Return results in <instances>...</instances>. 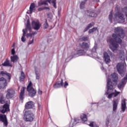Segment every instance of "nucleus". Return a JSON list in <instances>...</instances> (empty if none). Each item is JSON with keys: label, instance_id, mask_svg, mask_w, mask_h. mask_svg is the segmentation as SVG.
Masks as SVG:
<instances>
[{"label": "nucleus", "instance_id": "1", "mask_svg": "<svg viewBox=\"0 0 127 127\" xmlns=\"http://www.w3.org/2000/svg\"><path fill=\"white\" fill-rule=\"evenodd\" d=\"M125 31L121 27H117L114 29V33L112 35L113 38L109 40V42L112 47H110L111 49L115 52L119 48V44L123 43V39L125 38Z\"/></svg>", "mask_w": 127, "mask_h": 127}, {"label": "nucleus", "instance_id": "2", "mask_svg": "<svg viewBox=\"0 0 127 127\" xmlns=\"http://www.w3.org/2000/svg\"><path fill=\"white\" fill-rule=\"evenodd\" d=\"M6 97L3 94H0V113L5 114L9 112V107H10V101H6Z\"/></svg>", "mask_w": 127, "mask_h": 127}, {"label": "nucleus", "instance_id": "3", "mask_svg": "<svg viewBox=\"0 0 127 127\" xmlns=\"http://www.w3.org/2000/svg\"><path fill=\"white\" fill-rule=\"evenodd\" d=\"M0 77H0V89H4L7 86L6 80L8 81V83H9L11 80V74L6 71H0Z\"/></svg>", "mask_w": 127, "mask_h": 127}, {"label": "nucleus", "instance_id": "4", "mask_svg": "<svg viewBox=\"0 0 127 127\" xmlns=\"http://www.w3.org/2000/svg\"><path fill=\"white\" fill-rule=\"evenodd\" d=\"M23 119L25 122L31 123L34 120V114L31 111H26L23 114Z\"/></svg>", "mask_w": 127, "mask_h": 127}, {"label": "nucleus", "instance_id": "5", "mask_svg": "<svg viewBox=\"0 0 127 127\" xmlns=\"http://www.w3.org/2000/svg\"><path fill=\"white\" fill-rule=\"evenodd\" d=\"M32 82L31 81H30L29 84H28L27 86V92H28V95L29 97H30L31 98H33V97H35L36 96V93L37 91L33 87H32Z\"/></svg>", "mask_w": 127, "mask_h": 127}, {"label": "nucleus", "instance_id": "6", "mask_svg": "<svg viewBox=\"0 0 127 127\" xmlns=\"http://www.w3.org/2000/svg\"><path fill=\"white\" fill-rule=\"evenodd\" d=\"M125 65H126V62H122L119 63L116 65L117 71L120 75L124 74L125 72L124 70V69H125Z\"/></svg>", "mask_w": 127, "mask_h": 127}, {"label": "nucleus", "instance_id": "7", "mask_svg": "<svg viewBox=\"0 0 127 127\" xmlns=\"http://www.w3.org/2000/svg\"><path fill=\"white\" fill-rule=\"evenodd\" d=\"M6 99L9 100L12 99L15 96V91L12 88H9L6 91Z\"/></svg>", "mask_w": 127, "mask_h": 127}, {"label": "nucleus", "instance_id": "8", "mask_svg": "<svg viewBox=\"0 0 127 127\" xmlns=\"http://www.w3.org/2000/svg\"><path fill=\"white\" fill-rule=\"evenodd\" d=\"M31 25L34 30H39L40 27H41V24H40V22L38 20L37 21L33 20L31 22Z\"/></svg>", "mask_w": 127, "mask_h": 127}, {"label": "nucleus", "instance_id": "9", "mask_svg": "<svg viewBox=\"0 0 127 127\" xmlns=\"http://www.w3.org/2000/svg\"><path fill=\"white\" fill-rule=\"evenodd\" d=\"M0 123H3L5 127H7V125H8V122H7V118H6V115H3L2 114H0Z\"/></svg>", "mask_w": 127, "mask_h": 127}, {"label": "nucleus", "instance_id": "10", "mask_svg": "<svg viewBox=\"0 0 127 127\" xmlns=\"http://www.w3.org/2000/svg\"><path fill=\"white\" fill-rule=\"evenodd\" d=\"M107 92H112L113 90H114V86H113V82H112V79L111 78H108L107 79Z\"/></svg>", "mask_w": 127, "mask_h": 127}, {"label": "nucleus", "instance_id": "11", "mask_svg": "<svg viewBox=\"0 0 127 127\" xmlns=\"http://www.w3.org/2000/svg\"><path fill=\"white\" fill-rule=\"evenodd\" d=\"M25 87H22L20 89V92L19 95V100L23 102V100H24L25 98Z\"/></svg>", "mask_w": 127, "mask_h": 127}, {"label": "nucleus", "instance_id": "12", "mask_svg": "<svg viewBox=\"0 0 127 127\" xmlns=\"http://www.w3.org/2000/svg\"><path fill=\"white\" fill-rule=\"evenodd\" d=\"M113 112H116L118 110V106L120 102V99L119 98H115L113 100Z\"/></svg>", "mask_w": 127, "mask_h": 127}, {"label": "nucleus", "instance_id": "13", "mask_svg": "<svg viewBox=\"0 0 127 127\" xmlns=\"http://www.w3.org/2000/svg\"><path fill=\"white\" fill-rule=\"evenodd\" d=\"M63 79H61V81H58L56 82L55 84L53 85V88L54 89H58L59 88H61V87H63V85H64Z\"/></svg>", "mask_w": 127, "mask_h": 127}, {"label": "nucleus", "instance_id": "14", "mask_svg": "<svg viewBox=\"0 0 127 127\" xmlns=\"http://www.w3.org/2000/svg\"><path fill=\"white\" fill-rule=\"evenodd\" d=\"M34 107V102L30 101L26 103L25 105V109H26V110H30V109H33Z\"/></svg>", "mask_w": 127, "mask_h": 127}, {"label": "nucleus", "instance_id": "15", "mask_svg": "<svg viewBox=\"0 0 127 127\" xmlns=\"http://www.w3.org/2000/svg\"><path fill=\"white\" fill-rule=\"evenodd\" d=\"M22 30H24L25 33H27V32H28V30L30 33L32 31V29L31 28V26L30 25V22L29 21V19H28L27 20L26 28L23 29Z\"/></svg>", "mask_w": 127, "mask_h": 127}, {"label": "nucleus", "instance_id": "16", "mask_svg": "<svg viewBox=\"0 0 127 127\" xmlns=\"http://www.w3.org/2000/svg\"><path fill=\"white\" fill-rule=\"evenodd\" d=\"M111 79L113 82L117 84L118 82H119V75L116 73H112Z\"/></svg>", "mask_w": 127, "mask_h": 127}, {"label": "nucleus", "instance_id": "17", "mask_svg": "<svg viewBox=\"0 0 127 127\" xmlns=\"http://www.w3.org/2000/svg\"><path fill=\"white\" fill-rule=\"evenodd\" d=\"M80 122V120L78 119H74L71 120L70 123H69V127H73L74 126H76Z\"/></svg>", "mask_w": 127, "mask_h": 127}, {"label": "nucleus", "instance_id": "18", "mask_svg": "<svg viewBox=\"0 0 127 127\" xmlns=\"http://www.w3.org/2000/svg\"><path fill=\"white\" fill-rule=\"evenodd\" d=\"M104 59L106 62V63H110L111 62V59L109 56V54L106 52H105L103 53Z\"/></svg>", "mask_w": 127, "mask_h": 127}, {"label": "nucleus", "instance_id": "19", "mask_svg": "<svg viewBox=\"0 0 127 127\" xmlns=\"http://www.w3.org/2000/svg\"><path fill=\"white\" fill-rule=\"evenodd\" d=\"M79 45L81 48L83 50H87L88 49H89V44H88L87 43L83 42L82 43L80 44Z\"/></svg>", "mask_w": 127, "mask_h": 127}, {"label": "nucleus", "instance_id": "20", "mask_svg": "<svg viewBox=\"0 0 127 127\" xmlns=\"http://www.w3.org/2000/svg\"><path fill=\"white\" fill-rule=\"evenodd\" d=\"M2 66H4V67H12L13 65L9 63V60L8 59H6L4 62L1 64Z\"/></svg>", "mask_w": 127, "mask_h": 127}, {"label": "nucleus", "instance_id": "21", "mask_svg": "<svg viewBox=\"0 0 127 127\" xmlns=\"http://www.w3.org/2000/svg\"><path fill=\"white\" fill-rule=\"evenodd\" d=\"M86 12L87 13L88 16H90L91 17H96L98 16V14H97V13L91 12L89 10H87Z\"/></svg>", "mask_w": 127, "mask_h": 127}, {"label": "nucleus", "instance_id": "22", "mask_svg": "<svg viewBox=\"0 0 127 127\" xmlns=\"http://www.w3.org/2000/svg\"><path fill=\"white\" fill-rule=\"evenodd\" d=\"M25 79V75L24 74V72L21 71L20 76L19 77L20 82H23Z\"/></svg>", "mask_w": 127, "mask_h": 127}, {"label": "nucleus", "instance_id": "23", "mask_svg": "<svg viewBox=\"0 0 127 127\" xmlns=\"http://www.w3.org/2000/svg\"><path fill=\"white\" fill-rule=\"evenodd\" d=\"M85 51L81 49H78L77 51V55H79V56H82L83 55H85Z\"/></svg>", "mask_w": 127, "mask_h": 127}, {"label": "nucleus", "instance_id": "24", "mask_svg": "<svg viewBox=\"0 0 127 127\" xmlns=\"http://www.w3.org/2000/svg\"><path fill=\"white\" fill-rule=\"evenodd\" d=\"M127 109V104L126 103V100H123L122 103V110L123 113L126 111Z\"/></svg>", "mask_w": 127, "mask_h": 127}, {"label": "nucleus", "instance_id": "25", "mask_svg": "<svg viewBox=\"0 0 127 127\" xmlns=\"http://www.w3.org/2000/svg\"><path fill=\"white\" fill-rule=\"evenodd\" d=\"M18 60V57L17 55L13 56L11 57V62L13 63H15V62H17Z\"/></svg>", "mask_w": 127, "mask_h": 127}, {"label": "nucleus", "instance_id": "26", "mask_svg": "<svg viewBox=\"0 0 127 127\" xmlns=\"http://www.w3.org/2000/svg\"><path fill=\"white\" fill-rule=\"evenodd\" d=\"M80 119L83 122H87L88 118H87V115L86 114H81L80 115Z\"/></svg>", "mask_w": 127, "mask_h": 127}, {"label": "nucleus", "instance_id": "27", "mask_svg": "<svg viewBox=\"0 0 127 127\" xmlns=\"http://www.w3.org/2000/svg\"><path fill=\"white\" fill-rule=\"evenodd\" d=\"M118 17L121 19L122 22H125V15L122 13H118Z\"/></svg>", "mask_w": 127, "mask_h": 127}, {"label": "nucleus", "instance_id": "28", "mask_svg": "<svg viewBox=\"0 0 127 127\" xmlns=\"http://www.w3.org/2000/svg\"><path fill=\"white\" fill-rule=\"evenodd\" d=\"M35 8V4L34 3H32L29 7V11L30 13H32V12L33 11V9Z\"/></svg>", "mask_w": 127, "mask_h": 127}, {"label": "nucleus", "instance_id": "29", "mask_svg": "<svg viewBox=\"0 0 127 127\" xmlns=\"http://www.w3.org/2000/svg\"><path fill=\"white\" fill-rule=\"evenodd\" d=\"M88 36H81L79 38V41H88Z\"/></svg>", "mask_w": 127, "mask_h": 127}, {"label": "nucleus", "instance_id": "30", "mask_svg": "<svg viewBox=\"0 0 127 127\" xmlns=\"http://www.w3.org/2000/svg\"><path fill=\"white\" fill-rule=\"evenodd\" d=\"M23 31V35L21 37V41L22 42H25L26 41V39H25V37L26 36V33L24 31V30H22Z\"/></svg>", "mask_w": 127, "mask_h": 127}, {"label": "nucleus", "instance_id": "31", "mask_svg": "<svg viewBox=\"0 0 127 127\" xmlns=\"http://www.w3.org/2000/svg\"><path fill=\"white\" fill-rule=\"evenodd\" d=\"M96 51H97V47L94 46L92 48L91 51H89V54H88V55H93V53H95V52H96Z\"/></svg>", "mask_w": 127, "mask_h": 127}, {"label": "nucleus", "instance_id": "32", "mask_svg": "<svg viewBox=\"0 0 127 127\" xmlns=\"http://www.w3.org/2000/svg\"><path fill=\"white\" fill-rule=\"evenodd\" d=\"M89 126L90 127H100V126L98 125V124H97V123H96L95 122H91L89 124Z\"/></svg>", "mask_w": 127, "mask_h": 127}, {"label": "nucleus", "instance_id": "33", "mask_svg": "<svg viewBox=\"0 0 127 127\" xmlns=\"http://www.w3.org/2000/svg\"><path fill=\"white\" fill-rule=\"evenodd\" d=\"M49 27V25L48 24V22H47V19H45V23L43 24V28L44 29H47Z\"/></svg>", "mask_w": 127, "mask_h": 127}, {"label": "nucleus", "instance_id": "34", "mask_svg": "<svg viewBox=\"0 0 127 127\" xmlns=\"http://www.w3.org/2000/svg\"><path fill=\"white\" fill-rule=\"evenodd\" d=\"M122 13H124L127 17V7H125L124 8H122Z\"/></svg>", "mask_w": 127, "mask_h": 127}, {"label": "nucleus", "instance_id": "35", "mask_svg": "<svg viewBox=\"0 0 127 127\" xmlns=\"http://www.w3.org/2000/svg\"><path fill=\"white\" fill-rule=\"evenodd\" d=\"M120 60H122V62H126V60L125 59V55H124V54H120Z\"/></svg>", "mask_w": 127, "mask_h": 127}, {"label": "nucleus", "instance_id": "36", "mask_svg": "<svg viewBox=\"0 0 127 127\" xmlns=\"http://www.w3.org/2000/svg\"><path fill=\"white\" fill-rule=\"evenodd\" d=\"M98 30V27H93L91 29H89V31H88V33L91 34V33H93V32H95V31H96V30Z\"/></svg>", "mask_w": 127, "mask_h": 127}, {"label": "nucleus", "instance_id": "37", "mask_svg": "<svg viewBox=\"0 0 127 127\" xmlns=\"http://www.w3.org/2000/svg\"><path fill=\"white\" fill-rule=\"evenodd\" d=\"M109 19L110 22H112V19H113V10H112L110 11V14L109 15Z\"/></svg>", "mask_w": 127, "mask_h": 127}, {"label": "nucleus", "instance_id": "38", "mask_svg": "<svg viewBox=\"0 0 127 127\" xmlns=\"http://www.w3.org/2000/svg\"><path fill=\"white\" fill-rule=\"evenodd\" d=\"M85 4H86V2L85 1L81 2L80 4V9H83V8H85Z\"/></svg>", "mask_w": 127, "mask_h": 127}, {"label": "nucleus", "instance_id": "39", "mask_svg": "<svg viewBox=\"0 0 127 127\" xmlns=\"http://www.w3.org/2000/svg\"><path fill=\"white\" fill-rule=\"evenodd\" d=\"M44 4L45 5H48V3H47V2H46V1L38 2L39 6H40L41 5H43Z\"/></svg>", "mask_w": 127, "mask_h": 127}, {"label": "nucleus", "instance_id": "40", "mask_svg": "<svg viewBox=\"0 0 127 127\" xmlns=\"http://www.w3.org/2000/svg\"><path fill=\"white\" fill-rule=\"evenodd\" d=\"M95 25V22H91L90 23H89L87 26L88 27V28L90 29L91 27H93Z\"/></svg>", "mask_w": 127, "mask_h": 127}, {"label": "nucleus", "instance_id": "41", "mask_svg": "<svg viewBox=\"0 0 127 127\" xmlns=\"http://www.w3.org/2000/svg\"><path fill=\"white\" fill-rule=\"evenodd\" d=\"M121 92H118L117 90H115V92L112 93L113 96L114 97H117Z\"/></svg>", "mask_w": 127, "mask_h": 127}, {"label": "nucleus", "instance_id": "42", "mask_svg": "<svg viewBox=\"0 0 127 127\" xmlns=\"http://www.w3.org/2000/svg\"><path fill=\"white\" fill-rule=\"evenodd\" d=\"M52 3L54 7H55V8H57V6L56 5V0H53Z\"/></svg>", "mask_w": 127, "mask_h": 127}, {"label": "nucleus", "instance_id": "43", "mask_svg": "<svg viewBox=\"0 0 127 127\" xmlns=\"http://www.w3.org/2000/svg\"><path fill=\"white\" fill-rule=\"evenodd\" d=\"M105 123H106V126L108 127V126H109V124H110V119L107 118L106 119V121Z\"/></svg>", "mask_w": 127, "mask_h": 127}, {"label": "nucleus", "instance_id": "44", "mask_svg": "<svg viewBox=\"0 0 127 127\" xmlns=\"http://www.w3.org/2000/svg\"><path fill=\"white\" fill-rule=\"evenodd\" d=\"M67 86H69V84L68 83V82H67V81H65L64 84V88H67Z\"/></svg>", "mask_w": 127, "mask_h": 127}, {"label": "nucleus", "instance_id": "45", "mask_svg": "<svg viewBox=\"0 0 127 127\" xmlns=\"http://www.w3.org/2000/svg\"><path fill=\"white\" fill-rule=\"evenodd\" d=\"M26 36L27 38H28V37H31V38L33 37L32 34L30 33L27 34Z\"/></svg>", "mask_w": 127, "mask_h": 127}, {"label": "nucleus", "instance_id": "46", "mask_svg": "<svg viewBox=\"0 0 127 127\" xmlns=\"http://www.w3.org/2000/svg\"><path fill=\"white\" fill-rule=\"evenodd\" d=\"M33 42H34V40L33 38L32 40L29 41V43L28 44V45H30V44H32V43H33Z\"/></svg>", "mask_w": 127, "mask_h": 127}, {"label": "nucleus", "instance_id": "47", "mask_svg": "<svg viewBox=\"0 0 127 127\" xmlns=\"http://www.w3.org/2000/svg\"><path fill=\"white\" fill-rule=\"evenodd\" d=\"M113 96H114L113 93L110 94L108 96V99H112V98H113Z\"/></svg>", "mask_w": 127, "mask_h": 127}, {"label": "nucleus", "instance_id": "48", "mask_svg": "<svg viewBox=\"0 0 127 127\" xmlns=\"http://www.w3.org/2000/svg\"><path fill=\"white\" fill-rule=\"evenodd\" d=\"M90 29L87 26L83 30V32H86V31H88Z\"/></svg>", "mask_w": 127, "mask_h": 127}, {"label": "nucleus", "instance_id": "49", "mask_svg": "<svg viewBox=\"0 0 127 127\" xmlns=\"http://www.w3.org/2000/svg\"><path fill=\"white\" fill-rule=\"evenodd\" d=\"M11 52L12 55H14V54H15V51L14 50V49H12L11 50Z\"/></svg>", "mask_w": 127, "mask_h": 127}, {"label": "nucleus", "instance_id": "50", "mask_svg": "<svg viewBox=\"0 0 127 127\" xmlns=\"http://www.w3.org/2000/svg\"><path fill=\"white\" fill-rule=\"evenodd\" d=\"M32 34V36L33 37L34 36V35H36V34H37V32H32V33H31Z\"/></svg>", "mask_w": 127, "mask_h": 127}, {"label": "nucleus", "instance_id": "51", "mask_svg": "<svg viewBox=\"0 0 127 127\" xmlns=\"http://www.w3.org/2000/svg\"><path fill=\"white\" fill-rule=\"evenodd\" d=\"M43 10H44V7H40L38 9V11H42Z\"/></svg>", "mask_w": 127, "mask_h": 127}, {"label": "nucleus", "instance_id": "52", "mask_svg": "<svg viewBox=\"0 0 127 127\" xmlns=\"http://www.w3.org/2000/svg\"><path fill=\"white\" fill-rule=\"evenodd\" d=\"M36 79L37 80H39V75L37 74V72H36Z\"/></svg>", "mask_w": 127, "mask_h": 127}, {"label": "nucleus", "instance_id": "53", "mask_svg": "<svg viewBox=\"0 0 127 127\" xmlns=\"http://www.w3.org/2000/svg\"><path fill=\"white\" fill-rule=\"evenodd\" d=\"M38 94L39 95H42V91L41 90H40V89L38 90Z\"/></svg>", "mask_w": 127, "mask_h": 127}, {"label": "nucleus", "instance_id": "54", "mask_svg": "<svg viewBox=\"0 0 127 127\" xmlns=\"http://www.w3.org/2000/svg\"><path fill=\"white\" fill-rule=\"evenodd\" d=\"M44 9H48V10H50V8H49V7H44Z\"/></svg>", "mask_w": 127, "mask_h": 127}, {"label": "nucleus", "instance_id": "55", "mask_svg": "<svg viewBox=\"0 0 127 127\" xmlns=\"http://www.w3.org/2000/svg\"><path fill=\"white\" fill-rule=\"evenodd\" d=\"M47 1H48V2H49V3H50V1H51V0H47Z\"/></svg>", "mask_w": 127, "mask_h": 127}, {"label": "nucleus", "instance_id": "56", "mask_svg": "<svg viewBox=\"0 0 127 127\" xmlns=\"http://www.w3.org/2000/svg\"><path fill=\"white\" fill-rule=\"evenodd\" d=\"M0 70H3V68H2V66H1V69Z\"/></svg>", "mask_w": 127, "mask_h": 127}, {"label": "nucleus", "instance_id": "57", "mask_svg": "<svg viewBox=\"0 0 127 127\" xmlns=\"http://www.w3.org/2000/svg\"><path fill=\"white\" fill-rule=\"evenodd\" d=\"M2 65L1 64H0V67H1Z\"/></svg>", "mask_w": 127, "mask_h": 127}, {"label": "nucleus", "instance_id": "58", "mask_svg": "<svg viewBox=\"0 0 127 127\" xmlns=\"http://www.w3.org/2000/svg\"><path fill=\"white\" fill-rule=\"evenodd\" d=\"M85 0V1H87V0Z\"/></svg>", "mask_w": 127, "mask_h": 127}, {"label": "nucleus", "instance_id": "59", "mask_svg": "<svg viewBox=\"0 0 127 127\" xmlns=\"http://www.w3.org/2000/svg\"><path fill=\"white\" fill-rule=\"evenodd\" d=\"M27 13H28V12H27Z\"/></svg>", "mask_w": 127, "mask_h": 127}, {"label": "nucleus", "instance_id": "60", "mask_svg": "<svg viewBox=\"0 0 127 127\" xmlns=\"http://www.w3.org/2000/svg\"><path fill=\"white\" fill-rule=\"evenodd\" d=\"M98 0V1H100V0Z\"/></svg>", "mask_w": 127, "mask_h": 127}]
</instances>
